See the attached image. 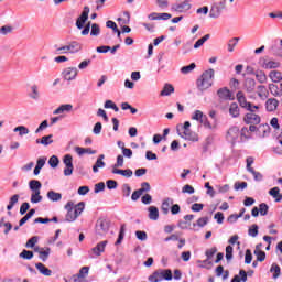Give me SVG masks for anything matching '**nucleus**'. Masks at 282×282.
Masks as SVG:
<instances>
[{"label": "nucleus", "instance_id": "nucleus-1", "mask_svg": "<svg viewBox=\"0 0 282 282\" xmlns=\"http://www.w3.org/2000/svg\"><path fill=\"white\" fill-rule=\"evenodd\" d=\"M236 98L239 102V106L246 111H249L243 117V122L246 124H261V117L257 115V109L259 106L253 105L252 102L248 101L243 91H238Z\"/></svg>", "mask_w": 282, "mask_h": 282}, {"label": "nucleus", "instance_id": "nucleus-2", "mask_svg": "<svg viewBox=\"0 0 282 282\" xmlns=\"http://www.w3.org/2000/svg\"><path fill=\"white\" fill-rule=\"evenodd\" d=\"M66 216L65 221H76L80 215H83V210H85V203L79 202L77 205L74 204V202L69 200L65 205Z\"/></svg>", "mask_w": 282, "mask_h": 282}, {"label": "nucleus", "instance_id": "nucleus-3", "mask_svg": "<svg viewBox=\"0 0 282 282\" xmlns=\"http://www.w3.org/2000/svg\"><path fill=\"white\" fill-rule=\"evenodd\" d=\"M215 78V69L209 68L205 70L200 77L196 80V87L198 91H206L213 87V79Z\"/></svg>", "mask_w": 282, "mask_h": 282}, {"label": "nucleus", "instance_id": "nucleus-4", "mask_svg": "<svg viewBox=\"0 0 282 282\" xmlns=\"http://www.w3.org/2000/svg\"><path fill=\"white\" fill-rule=\"evenodd\" d=\"M172 281L173 272L171 269H159L154 271L151 275H149L148 281L150 282H162V281Z\"/></svg>", "mask_w": 282, "mask_h": 282}, {"label": "nucleus", "instance_id": "nucleus-5", "mask_svg": "<svg viewBox=\"0 0 282 282\" xmlns=\"http://www.w3.org/2000/svg\"><path fill=\"white\" fill-rule=\"evenodd\" d=\"M63 162L65 164L64 175L65 177H69L74 173V158L72 154L64 155Z\"/></svg>", "mask_w": 282, "mask_h": 282}, {"label": "nucleus", "instance_id": "nucleus-6", "mask_svg": "<svg viewBox=\"0 0 282 282\" xmlns=\"http://www.w3.org/2000/svg\"><path fill=\"white\" fill-rule=\"evenodd\" d=\"M109 232V223L107 219H99L96 224V235L105 237Z\"/></svg>", "mask_w": 282, "mask_h": 282}, {"label": "nucleus", "instance_id": "nucleus-7", "mask_svg": "<svg viewBox=\"0 0 282 282\" xmlns=\"http://www.w3.org/2000/svg\"><path fill=\"white\" fill-rule=\"evenodd\" d=\"M178 135L183 138V140H189L192 142H197V134L191 129H176Z\"/></svg>", "mask_w": 282, "mask_h": 282}, {"label": "nucleus", "instance_id": "nucleus-8", "mask_svg": "<svg viewBox=\"0 0 282 282\" xmlns=\"http://www.w3.org/2000/svg\"><path fill=\"white\" fill-rule=\"evenodd\" d=\"M193 8V4H191L189 0H185L181 3H176L172 7L173 12H180V13H185L188 12Z\"/></svg>", "mask_w": 282, "mask_h": 282}, {"label": "nucleus", "instance_id": "nucleus-9", "mask_svg": "<svg viewBox=\"0 0 282 282\" xmlns=\"http://www.w3.org/2000/svg\"><path fill=\"white\" fill-rule=\"evenodd\" d=\"M87 19H89V7H84V10L80 17L76 21V26L78 30H83L85 28V23H87Z\"/></svg>", "mask_w": 282, "mask_h": 282}, {"label": "nucleus", "instance_id": "nucleus-10", "mask_svg": "<svg viewBox=\"0 0 282 282\" xmlns=\"http://www.w3.org/2000/svg\"><path fill=\"white\" fill-rule=\"evenodd\" d=\"M64 80H76V76H78V68L76 67H67L63 70Z\"/></svg>", "mask_w": 282, "mask_h": 282}, {"label": "nucleus", "instance_id": "nucleus-11", "mask_svg": "<svg viewBox=\"0 0 282 282\" xmlns=\"http://www.w3.org/2000/svg\"><path fill=\"white\" fill-rule=\"evenodd\" d=\"M217 96L220 98V100H235V96H232V93L228 87H223L217 90Z\"/></svg>", "mask_w": 282, "mask_h": 282}, {"label": "nucleus", "instance_id": "nucleus-12", "mask_svg": "<svg viewBox=\"0 0 282 282\" xmlns=\"http://www.w3.org/2000/svg\"><path fill=\"white\" fill-rule=\"evenodd\" d=\"M239 135H240L239 127L235 126L228 130L226 138L229 142H235L239 139Z\"/></svg>", "mask_w": 282, "mask_h": 282}, {"label": "nucleus", "instance_id": "nucleus-13", "mask_svg": "<svg viewBox=\"0 0 282 282\" xmlns=\"http://www.w3.org/2000/svg\"><path fill=\"white\" fill-rule=\"evenodd\" d=\"M107 243H108L107 240H104L97 243V246L91 249V253L94 254V256H90L91 259H94V257H100V254L105 252V248H107Z\"/></svg>", "mask_w": 282, "mask_h": 282}, {"label": "nucleus", "instance_id": "nucleus-14", "mask_svg": "<svg viewBox=\"0 0 282 282\" xmlns=\"http://www.w3.org/2000/svg\"><path fill=\"white\" fill-rule=\"evenodd\" d=\"M220 6L214 4L209 11L210 19H219L221 17V10H224V2H220Z\"/></svg>", "mask_w": 282, "mask_h": 282}, {"label": "nucleus", "instance_id": "nucleus-15", "mask_svg": "<svg viewBox=\"0 0 282 282\" xmlns=\"http://www.w3.org/2000/svg\"><path fill=\"white\" fill-rule=\"evenodd\" d=\"M68 54H78L83 50V44L77 41H73L66 45Z\"/></svg>", "mask_w": 282, "mask_h": 282}, {"label": "nucleus", "instance_id": "nucleus-16", "mask_svg": "<svg viewBox=\"0 0 282 282\" xmlns=\"http://www.w3.org/2000/svg\"><path fill=\"white\" fill-rule=\"evenodd\" d=\"M75 152L79 156H83L85 154H87V155H96V150H93L91 148L75 147Z\"/></svg>", "mask_w": 282, "mask_h": 282}, {"label": "nucleus", "instance_id": "nucleus-17", "mask_svg": "<svg viewBox=\"0 0 282 282\" xmlns=\"http://www.w3.org/2000/svg\"><path fill=\"white\" fill-rule=\"evenodd\" d=\"M113 175H122L123 177H133V171L131 169L120 170L118 167H112Z\"/></svg>", "mask_w": 282, "mask_h": 282}, {"label": "nucleus", "instance_id": "nucleus-18", "mask_svg": "<svg viewBox=\"0 0 282 282\" xmlns=\"http://www.w3.org/2000/svg\"><path fill=\"white\" fill-rule=\"evenodd\" d=\"M52 138H54L53 134L44 135L41 139H36L35 142L36 144H43V147H50V144L54 143Z\"/></svg>", "mask_w": 282, "mask_h": 282}, {"label": "nucleus", "instance_id": "nucleus-19", "mask_svg": "<svg viewBox=\"0 0 282 282\" xmlns=\"http://www.w3.org/2000/svg\"><path fill=\"white\" fill-rule=\"evenodd\" d=\"M36 270H39L40 274H43V276H52V270H50L45 264L37 262L35 263Z\"/></svg>", "mask_w": 282, "mask_h": 282}, {"label": "nucleus", "instance_id": "nucleus-20", "mask_svg": "<svg viewBox=\"0 0 282 282\" xmlns=\"http://www.w3.org/2000/svg\"><path fill=\"white\" fill-rule=\"evenodd\" d=\"M148 212H149V219H151L152 221H158V219H160V210L158 209V207L150 206L148 208Z\"/></svg>", "mask_w": 282, "mask_h": 282}, {"label": "nucleus", "instance_id": "nucleus-21", "mask_svg": "<svg viewBox=\"0 0 282 282\" xmlns=\"http://www.w3.org/2000/svg\"><path fill=\"white\" fill-rule=\"evenodd\" d=\"M46 197L50 202H61V199H63V194L51 189L47 192Z\"/></svg>", "mask_w": 282, "mask_h": 282}, {"label": "nucleus", "instance_id": "nucleus-22", "mask_svg": "<svg viewBox=\"0 0 282 282\" xmlns=\"http://www.w3.org/2000/svg\"><path fill=\"white\" fill-rule=\"evenodd\" d=\"M72 109H74V106H72V104H64L55 109L53 113L54 116H59V113H65V111H72Z\"/></svg>", "mask_w": 282, "mask_h": 282}, {"label": "nucleus", "instance_id": "nucleus-23", "mask_svg": "<svg viewBox=\"0 0 282 282\" xmlns=\"http://www.w3.org/2000/svg\"><path fill=\"white\" fill-rule=\"evenodd\" d=\"M42 187H43V184H41L40 181L31 180L29 182V188H30V191H32V193L41 192Z\"/></svg>", "mask_w": 282, "mask_h": 282}, {"label": "nucleus", "instance_id": "nucleus-24", "mask_svg": "<svg viewBox=\"0 0 282 282\" xmlns=\"http://www.w3.org/2000/svg\"><path fill=\"white\" fill-rule=\"evenodd\" d=\"M267 111H276V108L279 107V100L274 98H270L265 102Z\"/></svg>", "mask_w": 282, "mask_h": 282}, {"label": "nucleus", "instance_id": "nucleus-25", "mask_svg": "<svg viewBox=\"0 0 282 282\" xmlns=\"http://www.w3.org/2000/svg\"><path fill=\"white\" fill-rule=\"evenodd\" d=\"M171 206H173V199L172 198H166L163 200L161 210L163 215H169V210H171Z\"/></svg>", "mask_w": 282, "mask_h": 282}, {"label": "nucleus", "instance_id": "nucleus-26", "mask_svg": "<svg viewBox=\"0 0 282 282\" xmlns=\"http://www.w3.org/2000/svg\"><path fill=\"white\" fill-rule=\"evenodd\" d=\"M262 67L264 69H279V67H281V63L275 61H264Z\"/></svg>", "mask_w": 282, "mask_h": 282}, {"label": "nucleus", "instance_id": "nucleus-27", "mask_svg": "<svg viewBox=\"0 0 282 282\" xmlns=\"http://www.w3.org/2000/svg\"><path fill=\"white\" fill-rule=\"evenodd\" d=\"M245 87L248 94H252L257 87V82L253 78H247L245 82Z\"/></svg>", "mask_w": 282, "mask_h": 282}, {"label": "nucleus", "instance_id": "nucleus-28", "mask_svg": "<svg viewBox=\"0 0 282 282\" xmlns=\"http://www.w3.org/2000/svg\"><path fill=\"white\" fill-rule=\"evenodd\" d=\"M217 253V247L208 249L205 254L207 257L206 260L203 261V263H207L208 265H213V262H210L212 258L215 257Z\"/></svg>", "mask_w": 282, "mask_h": 282}, {"label": "nucleus", "instance_id": "nucleus-29", "mask_svg": "<svg viewBox=\"0 0 282 282\" xmlns=\"http://www.w3.org/2000/svg\"><path fill=\"white\" fill-rule=\"evenodd\" d=\"M229 115L231 118H239L240 116V109L239 105L237 102H232L229 107Z\"/></svg>", "mask_w": 282, "mask_h": 282}, {"label": "nucleus", "instance_id": "nucleus-30", "mask_svg": "<svg viewBox=\"0 0 282 282\" xmlns=\"http://www.w3.org/2000/svg\"><path fill=\"white\" fill-rule=\"evenodd\" d=\"M29 98L32 100H39L41 98V93H39V86L36 84H33L31 86V93L29 94Z\"/></svg>", "mask_w": 282, "mask_h": 282}, {"label": "nucleus", "instance_id": "nucleus-31", "mask_svg": "<svg viewBox=\"0 0 282 282\" xmlns=\"http://www.w3.org/2000/svg\"><path fill=\"white\" fill-rule=\"evenodd\" d=\"M19 204V194H14L9 199V206H7L8 215H12L10 210L14 208V205Z\"/></svg>", "mask_w": 282, "mask_h": 282}, {"label": "nucleus", "instance_id": "nucleus-32", "mask_svg": "<svg viewBox=\"0 0 282 282\" xmlns=\"http://www.w3.org/2000/svg\"><path fill=\"white\" fill-rule=\"evenodd\" d=\"M269 195L275 199V202H281L282 200V194L281 189L279 187H273L269 191Z\"/></svg>", "mask_w": 282, "mask_h": 282}, {"label": "nucleus", "instance_id": "nucleus-33", "mask_svg": "<svg viewBox=\"0 0 282 282\" xmlns=\"http://www.w3.org/2000/svg\"><path fill=\"white\" fill-rule=\"evenodd\" d=\"M269 78L272 80V83H281L282 74L279 70H271L269 73Z\"/></svg>", "mask_w": 282, "mask_h": 282}, {"label": "nucleus", "instance_id": "nucleus-34", "mask_svg": "<svg viewBox=\"0 0 282 282\" xmlns=\"http://www.w3.org/2000/svg\"><path fill=\"white\" fill-rule=\"evenodd\" d=\"M175 91V88L171 84H165L163 90L161 91V96H171Z\"/></svg>", "mask_w": 282, "mask_h": 282}, {"label": "nucleus", "instance_id": "nucleus-35", "mask_svg": "<svg viewBox=\"0 0 282 282\" xmlns=\"http://www.w3.org/2000/svg\"><path fill=\"white\" fill-rule=\"evenodd\" d=\"M256 78H257L258 83H261L262 85L264 83H268V75H265V72H263V70H257Z\"/></svg>", "mask_w": 282, "mask_h": 282}, {"label": "nucleus", "instance_id": "nucleus-36", "mask_svg": "<svg viewBox=\"0 0 282 282\" xmlns=\"http://www.w3.org/2000/svg\"><path fill=\"white\" fill-rule=\"evenodd\" d=\"M14 133H19L20 137L28 135L30 133V129L25 126H18L13 129Z\"/></svg>", "mask_w": 282, "mask_h": 282}, {"label": "nucleus", "instance_id": "nucleus-37", "mask_svg": "<svg viewBox=\"0 0 282 282\" xmlns=\"http://www.w3.org/2000/svg\"><path fill=\"white\" fill-rule=\"evenodd\" d=\"M270 272L273 274V279H279L281 276V267H279L276 263H273L271 265Z\"/></svg>", "mask_w": 282, "mask_h": 282}, {"label": "nucleus", "instance_id": "nucleus-38", "mask_svg": "<svg viewBox=\"0 0 282 282\" xmlns=\"http://www.w3.org/2000/svg\"><path fill=\"white\" fill-rule=\"evenodd\" d=\"M40 202H43V196H41V192H32L31 204H40Z\"/></svg>", "mask_w": 282, "mask_h": 282}, {"label": "nucleus", "instance_id": "nucleus-39", "mask_svg": "<svg viewBox=\"0 0 282 282\" xmlns=\"http://www.w3.org/2000/svg\"><path fill=\"white\" fill-rule=\"evenodd\" d=\"M269 91H271L272 96H275V97L282 96L281 89H279V86H276L274 84H269Z\"/></svg>", "mask_w": 282, "mask_h": 282}, {"label": "nucleus", "instance_id": "nucleus-40", "mask_svg": "<svg viewBox=\"0 0 282 282\" xmlns=\"http://www.w3.org/2000/svg\"><path fill=\"white\" fill-rule=\"evenodd\" d=\"M268 88L263 85L258 86V96L259 98H268L269 96Z\"/></svg>", "mask_w": 282, "mask_h": 282}, {"label": "nucleus", "instance_id": "nucleus-41", "mask_svg": "<svg viewBox=\"0 0 282 282\" xmlns=\"http://www.w3.org/2000/svg\"><path fill=\"white\" fill-rule=\"evenodd\" d=\"M208 39H210V34H206L203 37H200L195 44H194V50H199V47H202V45H204L206 43V41H208Z\"/></svg>", "mask_w": 282, "mask_h": 282}, {"label": "nucleus", "instance_id": "nucleus-42", "mask_svg": "<svg viewBox=\"0 0 282 282\" xmlns=\"http://www.w3.org/2000/svg\"><path fill=\"white\" fill-rule=\"evenodd\" d=\"M20 259H26V261H30L34 258V252L30 250H22V252L19 254Z\"/></svg>", "mask_w": 282, "mask_h": 282}, {"label": "nucleus", "instance_id": "nucleus-43", "mask_svg": "<svg viewBox=\"0 0 282 282\" xmlns=\"http://www.w3.org/2000/svg\"><path fill=\"white\" fill-rule=\"evenodd\" d=\"M205 117H206V115H204V112H202V110H195L193 116H192V120H196L197 122H202Z\"/></svg>", "mask_w": 282, "mask_h": 282}, {"label": "nucleus", "instance_id": "nucleus-44", "mask_svg": "<svg viewBox=\"0 0 282 282\" xmlns=\"http://www.w3.org/2000/svg\"><path fill=\"white\" fill-rule=\"evenodd\" d=\"M54 48H55L54 54L56 55L69 54L67 45H64V46L55 45Z\"/></svg>", "mask_w": 282, "mask_h": 282}, {"label": "nucleus", "instance_id": "nucleus-45", "mask_svg": "<svg viewBox=\"0 0 282 282\" xmlns=\"http://www.w3.org/2000/svg\"><path fill=\"white\" fill-rule=\"evenodd\" d=\"M50 252L51 249L46 248L45 250L41 249V251H39V258L41 259V261H47L48 257H50Z\"/></svg>", "mask_w": 282, "mask_h": 282}, {"label": "nucleus", "instance_id": "nucleus-46", "mask_svg": "<svg viewBox=\"0 0 282 282\" xmlns=\"http://www.w3.org/2000/svg\"><path fill=\"white\" fill-rule=\"evenodd\" d=\"M104 107H105V109H112L116 112L120 111V108H118L116 102H113L112 100H106Z\"/></svg>", "mask_w": 282, "mask_h": 282}, {"label": "nucleus", "instance_id": "nucleus-47", "mask_svg": "<svg viewBox=\"0 0 282 282\" xmlns=\"http://www.w3.org/2000/svg\"><path fill=\"white\" fill-rule=\"evenodd\" d=\"M238 43H239V37H234V39L229 40L228 52H235V47H237Z\"/></svg>", "mask_w": 282, "mask_h": 282}, {"label": "nucleus", "instance_id": "nucleus-48", "mask_svg": "<svg viewBox=\"0 0 282 282\" xmlns=\"http://www.w3.org/2000/svg\"><path fill=\"white\" fill-rule=\"evenodd\" d=\"M249 173H251V175H253V180H256V182L263 181V174H261V172H257V171H254V169H250Z\"/></svg>", "mask_w": 282, "mask_h": 282}, {"label": "nucleus", "instance_id": "nucleus-49", "mask_svg": "<svg viewBox=\"0 0 282 282\" xmlns=\"http://www.w3.org/2000/svg\"><path fill=\"white\" fill-rule=\"evenodd\" d=\"M59 162L61 161L58 160V156H56V155H52L48 160V164H50L51 169H56V166H58Z\"/></svg>", "mask_w": 282, "mask_h": 282}, {"label": "nucleus", "instance_id": "nucleus-50", "mask_svg": "<svg viewBox=\"0 0 282 282\" xmlns=\"http://www.w3.org/2000/svg\"><path fill=\"white\" fill-rule=\"evenodd\" d=\"M14 30V28L10 26V25H4L0 28V34H2V36H6L8 34H12V31Z\"/></svg>", "mask_w": 282, "mask_h": 282}, {"label": "nucleus", "instance_id": "nucleus-51", "mask_svg": "<svg viewBox=\"0 0 282 282\" xmlns=\"http://www.w3.org/2000/svg\"><path fill=\"white\" fill-rule=\"evenodd\" d=\"M105 166H106V163H105V161H96L95 162V164L93 165V172L94 173H98V169H105Z\"/></svg>", "mask_w": 282, "mask_h": 282}, {"label": "nucleus", "instance_id": "nucleus-52", "mask_svg": "<svg viewBox=\"0 0 282 282\" xmlns=\"http://www.w3.org/2000/svg\"><path fill=\"white\" fill-rule=\"evenodd\" d=\"M124 239V225L120 227L119 236L117 241L115 242V246H120L122 243V240Z\"/></svg>", "mask_w": 282, "mask_h": 282}, {"label": "nucleus", "instance_id": "nucleus-53", "mask_svg": "<svg viewBox=\"0 0 282 282\" xmlns=\"http://www.w3.org/2000/svg\"><path fill=\"white\" fill-rule=\"evenodd\" d=\"M99 34H100V25L96 23L91 24L90 36H99Z\"/></svg>", "mask_w": 282, "mask_h": 282}, {"label": "nucleus", "instance_id": "nucleus-54", "mask_svg": "<svg viewBox=\"0 0 282 282\" xmlns=\"http://www.w3.org/2000/svg\"><path fill=\"white\" fill-rule=\"evenodd\" d=\"M195 67H196L195 63H192V64H189V65H187V66H183V67L181 68V72H182L183 74H191V72H193V69H195Z\"/></svg>", "mask_w": 282, "mask_h": 282}, {"label": "nucleus", "instance_id": "nucleus-55", "mask_svg": "<svg viewBox=\"0 0 282 282\" xmlns=\"http://www.w3.org/2000/svg\"><path fill=\"white\" fill-rule=\"evenodd\" d=\"M270 207H268V204L265 203H262L259 205V212H260V215L262 217H265V215H268V210H269Z\"/></svg>", "mask_w": 282, "mask_h": 282}, {"label": "nucleus", "instance_id": "nucleus-56", "mask_svg": "<svg viewBox=\"0 0 282 282\" xmlns=\"http://www.w3.org/2000/svg\"><path fill=\"white\" fill-rule=\"evenodd\" d=\"M106 186L109 191H116V188H118V182L113 181V180H108L106 182Z\"/></svg>", "mask_w": 282, "mask_h": 282}, {"label": "nucleus", "instance_id": "nucleus-57", "mask_svg": "<svg viewBox=\"0 0 282 282\" xmlns=\"http://www.w3.org/2000/svg\"><path fill=\"white\" fill-rule=\"evenodd\" d=\"M155 3L160 10H166L169 8V0H156Z\"/></svg>", "mask_w": 282, "mask_h": 282}, {"label": "nucleus", "instance_id": "nucleus-58", "mask_svg": "<svg viewBox=\"0 0 282 282\" xmlns=\"http://www.w3.org/2000/svg\"><path fill=\"white\" fill-rule=\"evenodd\" d=\"M39 243V238L36 236H33L31 239L26 241L28 248H34Z\"/></svg>", "mask_w": 282, "mask_h": 282}, {"label": "nucleus", "instance_id": "nucleus-59", "mask_svg": "<svg viewBox=\"0 0 282 282\" xmlns=\"http://www.w3.org/2000/svg\"><path fill=\"white\" fill-rule=\"evenodd\" d=\"M248 234L250 237H257V235H259V226L252 225L251 228H249Z\"/></svg>", "mask_w": 282, "mask_h": 282}, {"label": "nucleus", "instance_id": "nucleus-60", "mask_svg": "<svg viewBox=\"0 0 282 282\" xmlns=\"http://www.w3.org/2000/svg\"><path fill=\"white\" fill-rule=\"evenodd\" d=\"M182 193H187V195H193V193H195V187H193V185H184L182 188Z\"/></svg>", "mask_w": 282, "mask_h": 282}, {"label": "nucleus", "instance_id": "nucleus-61", "mask_svg": "<svg viewBox=\"0 0 282 282\" xmlns=\"http://www.w3.org/2000/svg\"><path fill=\"white\" fill-rule=\"evenodd\" d=\"M47 127H50V123L47 122V120L42 121L41 124L35 130V133H41V131H45Z\"/></svg>", "mask_w": 282, "mask_h": 282}, {"label": "nucleus", "instance_id": "nucleus-62", "mask_svg": "<svg viewBox=\"0 0 282 282\" xmlns=\"http://www.w3.org/2000/svg\"><path fill=\"white\" fill-rule=\"evenodd\" d=\"M257 261H265V251L254 250Z\"/></svg>", "mask_w": 282, "mask_h": 282}, {"label": "nucleus", "instance_id": "nucleus-63", "mask_svg": "<svg viewBox=\"0 0 282 282\" xmlns=\"http://www.w3.org/2000/svg\"><path fill=\"white\" fill-rule=\"evenodd\" d=\"M122 195L129 197L131 195V186L129 184L122 185Z\"/></svg>", "mask_w": 282, "mask_h": 282}, {"label": "nucleus", "instance_id": "nucleus-64", "mask_svg": "<svg viewBox=\"0 0 282 282\" xmlns=\"http://www.w3.org/2000/svg\"><path fill=\"white\" fill-rule=\"evenodd\" d=\"M102 191H105V182H99L95 184L94 193L98 194V193H102Z\"/></svg>", "mask_w": 282, "mask_h": 282}]
</instances>
